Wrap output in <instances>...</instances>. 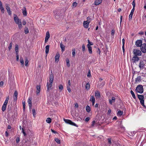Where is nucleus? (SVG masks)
Wrapping results in <instances>:
<instances>
[{
  "mask_svg": "<svg viewBox=\"0 0 146 146\" xmlns=\"http://www.w3.org/2000/svg\"><path fill=\"white\" fill-rule=\"evenodd\" d=\"M51 74H50V83L48 82L47 83L46 86H47V92H50V90L51 89V88L52 86V83L53 80V75L52 72H51Z\"/></svg>",
  "mask_w": 146,
  "mask_h": 146,
  "instance_id": "1",
  "label": "nucleus"
},
{
  "mask_svg": "<svg viewBox=\"0 0 146 146\" xmlns=\"http://www.w3.org/2000/svg\"><path fill=\"white\" fill-rule=\"evenodd\" d=\"M136 91L138 93L141 94L143 92V86L141 85H138L136 88Z\"/></svg>",
  "mask_w": 146,
  "mask_h": 146,
  "instance_id": "2",
  "label": "nucleus"
},
{
  "mask_svg": "<svg viewBox=\"0 0 146 146\" xmlns=\"http://www.w3.org/2000/svg\"><path fill=\"white\" fill-rule=\"evenodd\" d=\"M64 120L65 122L67 124H68L72 125H73L77 127H78V126L76 124L74 123L73 122L70 120L64 118Z\"/></svg>",
  "mask_w": 146,
  "mask_h": 146,
  "instance_id": "3",
  "label": "nucleus"
},
{
  "mask_svg": "<svg viewBox=\"0 0 146 146\" xmlns=\"http://www.w3.org/2000/svg\"><path fill=\"white\" fill-rule=\"evenodd\" d=\"M133 52L134 56H141L142 54L141 52L139 50L135 49L133 50Z\"/></svg>",
  "mask_w": 146,
  "mask_h": 146,
  "instance_id": "4",
  "label": "nucleus"
},
{
  "mask_svg": "<svg viewBox=\"0 0 146 146\" xmlns=\"http://www.w3.org/2000/svg\"><path fill=\"white\" fill-rule=\"evenodd\" d=\"M146 61L144 60H141L140 61L139 67L141 69H143L145 67Z\"/></svg>",
  "mask_w": 146,
  "mask_h": 146,
  "instance_id": "5",
  "label": "nucleus"
},
{
  "mask_svg": "<svg viewBox=\"0 0 146 146\" xmlns=\"http://www.w3.org/2000/svg\"><path fill=\"white\" fill-rule=\"evenodd\" d=\"M54 13L55 18L56 19H58L59 18V16L60 14V11L56 10L54 11Z\"/></svg>",
  "mask_w": 146,
  "mask_h": 146,
  "instance_id": "6",
  "label": "nucleus"
},
{
  "mask_svg": "<svg viewBox=\"0 0 146 146\" xmlns=\"http://www.w3.org/2000/svg\"><path fill=\"white\" fill-rule=\"evenodd\" d=\"M141 50L143 53L146 52V44H143L141 46Z\"/></svg>",
  "mask_w": 146,
  "mask_h": 146,
  "instance_id": "7",
  "label": "nucleus"
},
{
  "mask_svg": "<svg viewBox=\"0 0 146 146\" xmlns=\"http://www.w3.org/2000/svg\"><path fill=\"white\" fill-rule=\"evenodd\" d=\"M135 45L137 47H141L142 45V40H137L136 41Z\"/></svg>",
  "mask_w": 146,
  "mask_h": 146,
  "instance_id": "8",
  "label": "nucleus"
},
{
  "mask_svg": "<svg viewBox=\"0 0 146 146\" xmlns=\"http://www.w3.org/2000/svg\"><path fill=\"white\" fill-rule=\"evenodd\" d=\"M14 19L15 23L18 25L21 23V21L19 20L18 17L17 16V15H16L14 17Z\"/></svg>",
  "mask_w": 146,
  "mask_h": 146,
  "instance_id": "9",
  "label": "nucleus"
},
{
  "mask_svg": "<svg viewBox=\"0 0 146 146\" xmlns=\"http://www.w3.org/2000/svg\"><path fill=\"white\" fill-rule=\"evenodd\" d=\"M6 9L7 10V12L9 15H11V11L10 8L9 7V5L7 4H6L5 5Z\"/></svg>",
  "mask_w": 146,
  "mask_h": 146,
  "instance_id": "10",
  "label": "nucleus"
},
{
  "mask_svg": "<svg viewBox=\"0 0 146 146\" xmlns=\"http://www.w3.org/2000/svg\"><path fill=\"white\" fill-rule=\"evenodd\" d=\"M139 58L137 56H134L132 59V61L133 62H136L139 60Z\"/></svg>",
  "mask_w": 146,
  "mask_h": 146,
  "instance_id": "11",
  "label": "nucleus"
},
{
  "mask_svg": "<svg viewBox=\"0 0 146 146\" xmlns=\"http://www.w3.org/2000/svg\"><path fill=\"white\" fill-rule=\"evenodd\" d=\"M36 93L37 95L39 94L40 91V85H37L36 87Z\"/></svg>",
  "mask_w": 146,
  "mask_h": 146,
  "instance_id": "12",
  "label": "nucleus"
},
{
  "mask_svg": "<svg viewBox=\"0 0 146 146\" xmlns=\"http://www.w3.org/2000/svg\"><path fill=\"white\" fill-rule=\"evenodd\" d=\"M115 100V98L114 97H112L111 99H109V103L111 105H112L113 103L114 102Z\"/></svg>",
  "mask_w": 146,
  "mask_h": 146,
  "instance_id": "13",
  "label": "nucleus"
},
{
  "mask_svg": "<svg viewBox=\"0 0 146 146\" xmlns=\"http://www.w3.org/2000/svg\"><path fill=\"white\" fill-rule=\"evenodd\" d=\"M89 23H89L87 21H84L83 23L84 27L86 28H88Z\"/></svg>",
  "mask_w": 146,
  "mask_h": 146,
  "instance_id": "14",
  "label": "nucleus"
},
{
  "mask_svg": "<svg viewBox=\"0 0 146 146\" xmlns=\"http://www.w3.org/2000/svg\"><path fill=\"white\" fill-rule=\"evenodd\" d=\"M87 46L88 48V50L89 51V53L90 54H92V47L90 45V44H88L87 45Z\"/></svg>",
  "mask_w": 146,
  "mask_h": 146,
  "instance_id": "15",
  "label": "nucleus"
},
{
  "mask_svg": "<svg viewBox=\"0 0 146 146\" xmlns=\"http://www.w3.org/2000/svg\"><path fill=\"white\" fill-rule=\"evenodd\" d=\"M32 98H29L28 100V105L29 108V109H30L31 108L32 106Z\"/></svg>",
  "mask_w": 146,
  "mask_h": 146,
  "instance_id": "16",
  "label": "nucleus"
},
{
  "mask_svg": "<svg viewBox=\"0 0 146 146\" xmlns=\"http://www.w3.org/2000/svg\"><path fill=\"white\" fill-rule=\"evenodd\" d=\"M22 10L23 15L24 16H26L27 15V12L25 7H24Z\"/></svg>",
  "mask_w": 146,
  "mask_h": 146,
  "instance_id": "17",
  "label": "nucleus"
},
{
  "mask_svg": "<svg viewBox=\"0 0 146 146\" xmlns=\"http://www.w3.org/2000/svg\"><path fill=\"white\" fill-rule=\"evenodd\" d=\"M60 56V54L59 53H57L56 54V55L55 57L56 62H58V61Z\"/></svg>",
  "mask_w": 146,
  "mask_h": 146,
  "instance_id": "18",
  "label": "nucleus"
},
{
  "mask_svg": "<svg viewBox=\"0 0 146 146\" xmlns=\"http://www.w3.org/2000/svg\"><path fill=\"white\" fill-rule=\"evenodd\" d=\"M102 2V0H96L95 1L94 4L95 5H98L100 4Z\"/></svg>",
  "mask_w": 146,
  "mask_h": 146,
  "instance_id": "19",
  "label": "nucleus"
},
{
  "mask_svg": "<svg viewBox=\"0 0 146 146\" xmlns=\"http://www.w3.org/2000/svg\"><path fill=\"white\" fill-rule=\"evenodd\" d=\"M49 46V45H47L45 47V53L46 54H47L48 52Z\"/></svg>",
  "mask_w": 146,
  "mask_h": 146,
  "instance_id": "20",
  "label": "nucleus"
},
{
  "mask_svg": "<svg viewBox=\"0 0 146 146\" xmlns=\"http://www.w3.org/2000/svg\"><path fill=\"white\" fill-rule=\"evenodd\" d=\"M95 96L96 97H99L100 96V93L99 91H96L95 92Z\"/></svg>",
  "mask_w": 146,
  "mask_h": 146,
  "instance_id": "21",
  "label": "nucleus"
},
{
  "mask_svg": "<svg viewBox=\"0 0 146 146\" xmlns=\"http://www.w3.org/2000/svg\"><path fill=\"white\" fill-rule=\"evenodd\" d=\"M60 47L62 49V51L63 52L65 50V46L63 45L62 43H60Z\"/></svg>",
  "mask_w": 146,
  "mask_h": 146,
  "instance_id": "22",
  "label": "nucleus"
},
{
  "mask_svg": "<svg viewBox=\"0 0 146 146\" xmlns=\"http://www.w3.org/2000/svg\"><path fill=\"white\" fill-rule=\"evenodd\" d=\"M140 103L141 105L145 108H146V106L144 104V99L140 100Z\"/></svg>",
  "mask_w": 146,
  "mask_h": 146,
  "instance_id": "23",
  "label": "nucleus"
},
{
  "mask_svg": "<svg viewBox=\"0 0 146 146\" xmlns=\"http://www.w3.org/2000/svg\"><path fill=\"white\" fill-rule=\"evenodd\" d=\"M138 97L140 100L144 99V97L143 95H138Z\"/></svg>",
  "mask_w": 146,
  "mask_h": 146,
  "instance_id": "24",
  "label": "nucleus"
},
{
  "mask_svg": "<svg viewBox=\"0 0 146 146\" xmlns=\"http://www.w3.org/2000/svg\"><path fill=\"white\" fill-rule=\"evenodd\" d=\"M141 81V77L140 76H138L135 79V81L137 82Z\"/></svg>",
  "mask_w": 146,
  "mask_h": 146,
  "instance_id": "25",
  "label": "nucleus"
},
{
  "mask_svg": "<svg viewBox=\"0 0 146 146\" xmlns=\"http://www.w3.org/2000/svg\"><path fill=\"white\" fill-rule=\"evenodd\" d=\"M20 61L22 67H24V60L22 58H20Z\"/></svg>",
  "mask_w": 146,
  "mask_h": 146,
  "instance_id": "26",
  "label": "nucleus"
},
{
  "mask_svg": "<svg viewBox=\"0 0 146 146\" xmlns=\"http://www.w3.org/2000/svg\"><path fill=\"white\" fill-rule=\"evenodd\" d=\"M18 49H19V46L18 45H16L15 48V51L16 53H18Z\"/></svg>",
  "mask_w": 146,
  "mask_h": 146,
  "instance_id": "27",
  "label": "nucleus"
},
{
  "mask_svg": "<svg viewBox=\"0 0 146 146\" xmlns=\"http://www.w3.org/2000/svg\"><path fill=\"white\" fill-rule=\"evenodd\" d=\"M49 37H50L49 33L48 31H47L46 32V36L45 37V38L48 39H49Z\"/></svg>",
  "mask_w": 146,
  "mask_h": 146,
  "instance_id": "28",
  "label": "nucleus"
},
{
  "mask_svg": "<svg viewBox=\"0 0 146 146\" xmlns=\"http://www.w3.org/2000/svg\"><path fill=\"white\" fill-rule=\"evenodd\" d=\"M9 100V97L8 96L6 98V99L5 102H4L3 104L5 105H7Z\"/></svg>",
  "mask_w": 146,
  "mask_h": 146,
  "instance_id": "29",
  "label": "nucleus"
},
{
  "mask_svg": "<svg viewBox=\"0 0 146 146\" xmlns=\"http://www.w3.org/2000/svg\"><path fill=\"white\" fill-rule=\"evenodd\" d=\"M72 55L73 57H74L76 55L75 49H73L72 50Z\"/></svg>",
  "mask_w": 146,
  "mask_h": 146,
  "instance_id": "30",
  "label": "nucleus"
},
{
  "mask_svg": "<svg viewBox=\"0 0 146 146\" xmlns=\"http://www.w3.org/2000/svg\"><path fill=\"white\" fill-rule=\"evenodd\" d=\"M25 33V34H27L29 33V31L28 28L27 27H25L24 30Z\"/></svg>",
  "mask_w": 146,
  "mask_h": 146,
  "instance_id": "31",
  "label": "nucleus"
},
{
  "mask_svg": "<svg viewBox=\"0 0 146 146\" xmlns=\"http://www.w3.org/2000/svg\"><path fill=\"white\" fill-rule=\"evenodd\" d=\"M123 112L122 111H118L117 113V115L118 116H121L123 114Z\"/></svg>",
  "mask_w": 146,
  "mask_h": 146,
  "instance_id": "32",
  "label": "nucleus"
},
{
  "mask_svg": "<svg viewBox=\"0 0 146 146\" xmlns=\"http://www.w3.org/2000/svg\"><path fill=\"white\" fill-rule=\"evenodd\" d=\"M131 93L132 95V96L133 98L134 99H136V97L135 96V94L133 92L132 90H131L130 92Z\"/></svg>",
  "mask_w": 146,
  "mask_h": 146,
  "instance_id": "33",
  "label": "nucleus"
},
{
  "mask_svg": "<svg viewBox=\"0 0 146 146\" xmlns=\"http://www.w3.org/2000/svg\"><path fill=\"white\" fill-rule=\"evenodd\" d=\"M86 110L88 112H89L90 111V108L88 106H87L86 107Z\"/></svg>",
  "mask_w": 146,
  "mask_h": 146,
  "instance_id": "34",
  "label": "nucleus"
},
{
  "mask_svg": "<svg viewBox=\"0 0 146 146\" xmlns=\"http://www.w3.org/2000/svg\"><path fill=\"white\" fill-rule=\"evenodd\" d=\"M46 121L47 123H50L51 122V119L50 117L48 118H47Z\"/></svg>",
  "mask_w": 146,
  "mask_h": 146,
  "instance_id": "35",
  "label": "nucleus"
},
{
  "mask_svg": "<svg viewBox=\"0 0 146 146\" xmlns=\"http://www.w3.org/2000/svg\"><path fill=\"white\" fill-rule=\"evenodd\" d=\"M6 106L7 105H5L4 104L3 105L2 108V110L3 111H4L5 110Z\"/></svg>",
  "mask_w": 146,
  "mask_h": 146,
  "instance_id": "36",
  "label": "nucleus"
},
{
  "mask_svg": "<svg viewBox=\"0 0 146 146\" xmlns=\"http://www.w3.org/2000/svg\"><path fill=\"white\" fill-rule=\"evenodd\" d=\"M87 90H88L90 88V85L89 83H87L85 86Z\"/></svg>",
  "mask_w": 146,
  "mask_h": 146,
  "instance_id": "37",
  "label": "nucleus"
},
{
  "mask_svg": "<svg viewBox=\"0 0 146 146\" xmlns=\"http://www.w3.org/2000/svg\"><path fill=\"white\" fill-rule=\"evenodd\" d=\"M25 145H29L30 144V142L29 140H27V141L25 140Z\"/></svg>",
  "mask_w": 146,
  "mask_h": 146,
  "instance_id": "38",
  "label": "nucleus"
},
{
  "mask_svg": "<svg viewBox=\"0 0 146 146\" xmlns=\"http://www.w3.org/2000/svg\"><path fill=\"white\" fill-rule=\"evenodd\" d=\"M66 64L68 67L70 66V60L68 59H67L66 60Z\"/></svg>",
  "mask_w": 146,
  "mask_h": 146,
  "instance_id": "39",
  "label": "nucleus"
},
{
  "mask_svg": "<svg viewBox=\"0 0 146 146\" xmlns=\"http://www.w3.org/2000/svg\"><path fill=\"white\" fill-rule=\"evenodd\" d=\"M33 114V117H35V115H36L35 111V109H33L32 110Z\"/></svg>",
  "mask_w": 146,
  "mask_h": 146,
  "instance_id": "40",
  "label": "nucleus"
},
{
  "mask_svg": "<svg viewBox=\"0 0 146 146\" xmlns=\"http://www.w3.org/2000/svg\"><path fill=\"white\" fill-rule=\"evenodd\" d=\"M0 9H1L2 13H3L4 12V9L3 7V6H0Z\"/></svg>",
  "mask_w": 146,
  "mask_h": 146,
  "instance_id": "41",
  "label": "nucleus"
},
{
  "mask_svg": "<svg viewBox=\"0 0 146 146\" xmlns=\"http://www.w3.org/2000/svg\"><path fill=\"white\" fill-rule=\"evenodd\" d=\"M95 99L94 97L93 96H91L90 99V101L92 102L95 101Z\"/></svg>",
  "mask_w": 146,
  "mask_h": 146,
  "instance_id": "42",
  "label": "nucleus"
},
{
  "mask_svg": "<svg viewBox=\"0 0 146 146\" xmlns=\"http://www.w3.org/2000/svg\"><path fill=\"white\" fill-rule=\"evenodd\" d=\"M55 140L58 144L60 143V141L58 138H56L55 139Z\"/></svg>",
  "mask_w": 146,
  "mask_h": 146,
  "instance_id": "43",
  "label": "nucleus"
},
{
  "mask_svg": "<svg viewBox=\"0 0 146 146\" xmlns=\"http://www.w3.org/2000/svg\"><path fill=\"white\" fill-rule=\"evenodd\" d=\"M12 47V42H11L9 44V46L8 47V48L9 50H10Z\"/></svg>",
  "mask_w": 146,
  "mask_h": 146,
  "instance_id": "44",
  "label": "nucleus"
},
{
  "mask_svg": "<svg viewBox=\"0 0 146 146\" xmlns=\"http://www.w3.org/2000/svg\"><path fill=\"white\" fill-rule=\"evenodd\" d=\"M28 62H29V61L28 60L27 58L26 59L25 61V66H27V65L28 64Z\"/></svg>",
  "mask_w": 146,
  "mask_h": 146,
  "instance_id": "45",
  "label": "nucleus"
},
{
  "mask_svg": "<svg viewBox=\"0 0 146 146\" xmlns=\"http://www.w3.org/2000/svg\"><path fill=\"white\" fill-rule=\"evenodd\" d=\"M77 4L76 2H74L72 3V6L74 7H75L77 6Z\"/></svg>",
  "mask_w": 146,
  "mask_h": 146,
  "instance_id": "46",
  "label": "nucleus"
},
{
  "mask_svg": "<svg viewBox=\"0 0 146 146\" xmlns=\"http://www.w3.org/2000/svg\"><path fill=\"white\" fill-rule=\"evenodd\" d=\"M18 93L17 91L16 90L14 92L13 96L17 97Z\"/></svg>",
  "mask_w": 146,
  "mask_h": 146,
  "instance_id": "47",
  "label": "nucleus"
},
{
  "mask_svg": "<svg viewBox=\"0 0 146 146\" xmlns=\"http://www.w3.org/2000/svg\"><path fill=\"white\" fill-rule=\"evenodd\" d=\"M70 86H67V88L69 92H70L71 91V89L70 88Z\"/></svg>",
  "mask_w": 146,
  "mask_h": 146,
  "instance_id": "48",
  "label": "nucleus"
},
{
  "mask_svg": "<svg viewBox=\"0 0 146 146\" xmlns=\"http://www.w3.org/2000/svg\"><path fill=\"white\" fill-rule=\"evenodd\" d=\"M59 89L61 90H62V89H63V86L61 84L59 86Z\"/></svg>",
  "mask_w": 146,
  "mask_h": 146,
  "instance_id": "49",
  "label": "nucleus"
},
{
  "mask_svg": "<svg viewBox=\"0 0 146 146\" xmlns=\"http://www.w3.org/2000/svg\"><path fill=\"white\" fill-rule=\"evenodd\" d=\"M18 25L19 29H21L22 28V27L21 23H20L19 24H18Z\"/></svg>",
  "mask_w": 146,
  "mask_h": 146,
  "instance_id": "50",
  "label": "nucleus"
},
{
  "mask_svg": "<svg viewBox=\"0 0 146 146\" xmlns=\"http://www.w3.org/2000/svg\"><path fill=\"white\" fill-rule=\"evenodd\" d=\"M133 14L130 13L129 15V20H131Z\"/></svg>",
  "mask_w": 146,
  "mask_h": 146,
  "instance_id": "51",
  "label": "nucleus"
},
{
  "mask_svg": "<svg viewBox=\"0 0 146 146\" xmlns=\"http://www.w3.org/2000/svg\"><path fill=\"white\" fill-rule=\"evenodd\" d=\"M132 5L133 6V8H135V0H134L132 3Z\"/></svg>",
  "mask_w": 146,
  "mask_h": 146,
  "instance_id": "52",
  "label": "nucleus"
},
{
  "mask_svg": "<svg viewBox=\"0 0 146 146\" xmlns=\"http://www.w3.org/2000/svg\"><path fill=\"white\" fill-rule=\"evenodd\" d=\"M85 47L84 44H83L82 45V50L83 51H85Z\"/></svg>",
  "mask_w": 146,
  "mask_h": 146,
  "instance_id": "53",
  "label": "nucleus"
},
{
  "mask_svg": "<svg viewBox=\"0 0 146 146\" xmlns=\"http://www.w3.org/2000/svg\"><path fill=\"white\" fill-rule=\"evenodd\" d=\"M16 60L17 61L19 60V55L18 53L16 54Z\"/></svg>",
  "mask_w": 146,
  "mask_h": 146,
  "instance_id": "54",
  "label": "nucleus"
},
{
  "mask_svg": "<svg viewBox=\"0 0 146 146\" xmlns=\"http://www.w3.org/2000/svg\"><path fill=\"white\" fill-rule=\"evenodd\" d=\"M91 75L90 73V70H89L88 72V73L87 75V76L88 77H90L91 76Z\"/></svg>",
  "mask_w": 146,
  "mask_h": 146,
  "instance_id": "55",
  "label": "nucleus"
},
{
  "mask_svg": "<svg viewBox=\"0 0 146 146\" xmlns=\"http://www.w3.org/2000/svg\"><path fill=\"white\" fill-rule=\"evenodd\" d=\"M120 128L122 129V131H123L125 130V128L123 125H121Z\"/></svg>",
  "mask_w": 146,
  "mask_h": 146,
  "instance_id": "56",
  "label": "nucleus"
},
{
  "mask_svg": "<svg viewBox=\"0 0 146 146\" xmlns=\"http://www.w3.org/2000/svg\"><path fill=\"white\" fill-rule=\"evenodd\" d=\"M88 44H90V45H92L93 44L92 42H90L89 40H88Z\"/></svg>",
  "mask_w": 146,
  "mask_h": 146,
  "instance_id": "57",
  "label": "nucleus"
},
{
  "mask_svg": "<svg viewBox=\"0 0 146 146\" xmlns=\"http://www.w3.org/2000/svg\"><path fill=\"white\" fill-rule=\"evenodd\" d=\"M91 21V18L88 17H87V21L89 23H90V22Z\"/></svg>",
  "mask_w": 146,
  "mask_h": 146,
  "instance_id": "58",
  "label": "nucleus"
},
{
  "mask_svg": "<svg viewBox=\"0 0 146 146\" xmlns=\"http://www.w3.org/2000/svg\"><path fill=\"white\" fill-rule=\"evenodd\" d=\"M19 141H20L19 137H17V139H16V143H18L19 142Z\"/></svg>",
  "mask_w": 146,
  "mask_h": 146,
  "instance_id": "59",
  "label": "nucleus"
},
{
  "mask_svg": "<svg viewBox=\"0 0 146 146\" xmlns=\"http://www.w3.org/2000/svg\"><path fill=\"white\" fill-rule=\"evenodd\" d=\"M22 132L23 133L24 136H26V134L25 132L24 131V130L23 128H22Z\"/></svg>",
  "mask_w": 146,
  "mask_h": 146,
  "instance_id": "60",
  "label": "nucleus"
},
{
  "mask_svg": "<svg viewBox=\"0 0 146 146\" xmlns=\"http://www.w3.org/2000/svg\"><path fill=\"white\" fill-rule=\"evenodd\" d=\"M71 85V83H70V80H68V84L67 85V86H70Z\"/></svg>",
  "mask_w": 146,
  "mask_h": 146,
  "instance_id": "61",
  "label": "nucleus"
},
{
  "mask_svg": "<svg viewBox=\"0 0 146 146\" xmlns=\"http://www.w3.org/2000/svg\"><path fill=\"white\" fill-rule=\"evenodd\" d=\"M135 11V8H133L130 13L133 14V12Z\"/></svg>",
  "mask_w": 146,
  "mask_h": 146,
  "instance_id": "62",
  "label": "nucleus"
},
{
  "mask_svg": "<svg viewBox=\"0 0 146 146\" xmlns=\"http://www.w3.org/2000/svg\"><path fill=\"white\" fill-rule=\"evenodd\" d=\"M108 142L110 144H111V138H108Z\"/></svg>",
  "mask_w": 146,
  "mask_h": 146,
  "instance_id": "63",
  "label": "nucleus"
},
{
  "mask_svg": "<svg viewBox=\"0 0 146 146\" xmlns=\"http://www.w3.org/2000/svg\"><path fill=\"white\" fill-rule=\"evenodd\" d=\"M51 131L53 133H55V134L57 133V132H56V131L53 130L52 129H51Z\"/></svg>",
  "mask_w": 146,
  "mask_h": 146,
  "instance_id": "64",
  "label": "nucleus"
}]
</instances>
